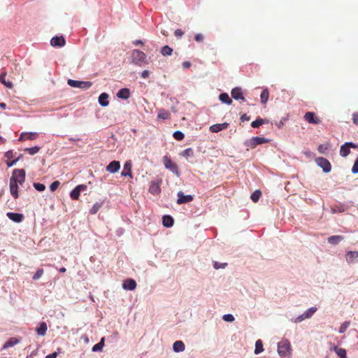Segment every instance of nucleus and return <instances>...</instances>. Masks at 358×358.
Listing matches in <instances>:
<instances>
[{"mask_svg": "<svg viewBox=\"0 0 358 358\" xmlns=\"http://www.w3.org/2000/svg\"><path fill=\"white\" fill-rule=\"evenodd\" d=\"M132 62L136 65L141 66L142 64H148L146 55L138 50H134L131 53Z\"/></svg>", "mask_w": 358, "mask_h": 358, "instance_id": "f257e3e1", "label": "nucleus"}, {"mask_svg": "<svg viewBox=\"0 0 358 358\" xmlns=\"http://www.w3.org/2000/svg\"><path fill=\"white\" fill-rule=\"evenodd\" d=\"M291 345L287 340H284L278 344V352L281 357H285L290 353Z\"/></svg>", "mask_w": 358, "mask_h": 358, "instance_id": "f03ea898", "label": "nucleus"}, {"mask_svg": "<svg viewBox=\"0 0 358 358\" xmlns=\"http://www.w3.org/2000/svg\"><path fill=\"white\" fill-rule=\"evenodd\" d=\"M267 142H268V139L264 137L256 136L246 141L244 144L248 148L253 149L258 145H261Z\"/></svg>", "mask_w": 358, "mask_h": 358, "instance_id": "7ed1b4c3", "label": "nucleus"}, {"mask_svg": "<svg viewBox=\"0 0 358 358\" xmlns=\"http://www.w3.org/2000/svg\"><path fill=\"white\" fill-rule=\"evenodd\" d=\"M163 163L166 169L171 171L173 173L177 176H179V171L178 166L176 163H174L170 157L166 155L163 157Z\"/></svg>", "mask_w": 358, "mask_h": 358, "instance_id": "20e7f679", "label": "nucleus"}, {"mask_svg": "<svg viewBox=\"0 0 358 358\" xmlns=\"http://www.w3.org/2000/svg\"><path fill=\"white\" fill-rule=\"evenodd\" d=\"M67 83L72 87H77L83 90L89 89L92 85L90 81H79L71 79H69Z\"/></svg>", "mask_w": 358, "mask_h": 358, "instance_id": "39448f33", "label": "nucleus"}, {"mask_svg": "<svg viewBox=\"0 0 358 358\" xmlns=\"http://www.w3.org/2000/svg\"><path fill=\"white\" fill-rule=\"evenodd\" d=\"M25 175L24 169H15L10 178H13L14 181L19 183V185H22L25 181Z\"/></svg>", "mask_w": 358, "mask_h": 358, "instance_id": "423d86ee", "label": "nucleus"}, {"mask_svg": "<svg viewBox=\"0 0 358 358\" xmlns=\"http://www.w3.org/2000/svg\"><path fill=\"white\" fill-rule=\"evenodd\" d=\"M350 148H358V145L352 143V142H348L341 145L340 149V155L345 157L350 153Z\"/></svg>", "mask_w": 358, "mask_h": 358, "instance_id": "0eeeda50", "label": "nucleus"}, {"mask_svg": "<svg viewBox=\"0 0 358 358\" xmlns=\"http://www.w3.org/2000/svg\"><path fill=\"white\" fill-rule=\"evenodd\" d=\"M87 189L86 185H79L76 186L70 193V196L73 200H78L79 199L80 192Z\"/></svg>", "mask_w": 358, "mask_h": 358, "instance_id": "6e6552de", "label": "nucleus"}, {"mask_svg": "<svg viewBox=\"0 0 358 358\" xmlns=\"http://www.w3.org/2000/svg\"><path fill=\"white\" fill-rule=\"evenodd\" d=\"M318 166H320L325 173H328L331 169L330 162L324 157H319L317 159Z\"/></svg>", "mask_w": 358, "mask_h": 358, "instance_id": "1a4fd4ad", "label": "nucleus"}, {"mask_svg": "<svg viewBox=\"0 0 358 358\" xmlns=\"http://www.w3.org/2000/svg\"><path fill=\"white\" fill-rule=\"evenodd\" d=\"M304 120L310 124H318L321 122L320 119L315 116L313 112H307L304 116Z\"/></svg>", "mask_w": 358, "mask_h": 358, "instance_id": "9d476101", "label": "nucleus"}, {"mask_svg": "<svg viewBox=\"0 0 358 358\" xmlns=\"http://www.w3.org/2000/svg\"><path fill=\"white\" fill-rule=\"evenodd\" d=\"M18 184L19 183H17V182H15L14 181L13 178H10V184H9L10 192L11 195L15 199H17L18 196H19V194H18Z\"/></svg>", "mask_w": 358, "mask_h": 358, "instance_id": "9b49d317", "label": "nucleus"}, {"mask_svg": "<svg viewBox=\"0 0 358 358\" xmlns=\"http://www.w3.org/2000/svg\"><path fill=\"white\" fill-rule=\"evenodd\" d=\"M178 204L186 203L193 200V196L192 195H184L182 192H179L178 193Z\"/></svg>", "mask_w": 358, "mask_h": 358, "instance_id": "f8f14e48", "label": "nucleus"}, {"mask_svg": "<svg viewBox=\"0 0 358 358\" xmlns=\"http://www.w3.org/2000/svg\"><path fill=\"white\" fill-rule=\"evenodd\" d=\"M120 169V163L118 161H113L109 163L106 169L108 172L115 173Z\"/></svg>", "mask_w": 358, "mask_h": 358, "instance_id": "ddd939ff", "label": "nucleus"}, {"mask_svg": "<svg viewBox=\"0 0 358 358\" xmlns=\"http://www.w3.org/2000/svg\"><path fill=\"white\" fill-rule=\"evenodd\" d=\"M136 287V282L133 279H127L123 281L122 288L125 290H134Z\"/></svg>", "mask_w": 358, "mask_h": 358, "instance_id": "4468645a", "label": "nucleus"}, {"mask_svg": "<svg viewBox=\"0 0 358 358\" xmlns=\"http://www.w3.org/2000/svg\"><path fill=\"white\" fill-rule=\"evenodd\" d=\"M38 136L36 132H23L20 134L19 138L20 141H24L27 140H34Z\"/></svg>", "mask_w": 358, "mask_h": 358, "instance_id": "2eb2a0df", "label": "nucleus"}, {"mask_svg": "<svg viewBox=\"0 0 358 358\" xmlns=\"http://www.w3.org/2000/svg\"><path fill=\"white\" fill-rule=\"evenodd\" d=\"M6 216L11 220L12 221L20 223L24 219V215L21 213H12L8 212L6 214Z\"/></svg>", "mask_w": 358, "mask_h": 358, "instance_id": "dca6fc26", "label": "nucleus"}, {"mask_svg": "<svg viewBox=\"0 0 358 358\" xmlns=\"http://www.w3.org/2000/svg\"><path fill=\"white\" fill-rule=\"evenodd\" d=\"M160 183L161 181H152L149 187V192L154 195L159 194L161 192Z\"/></svg>", "mask_w": 358, "mask_h": 358, "instance_id": "f3484780", "label": "nucleus"}, {"mask_svg": "<svg viewBox=\"0 0 358 358\" xmlns=\"http://www.w3.org/2000/svg\"><path fill=\"white\" fill-rule=\"evenodd\" d=\"M51 45L54 47H62L65 45V39L63 36H55L50 41Z\"/></svg>", "mask_w": 358, "mask_h": 358, "instance_id": "a211bd4d", "label": "nucleus"}, {"mask_svg": "<svg viewBox=\"0 0 358 358\" xmlns=\"http://www.w3.org/2000/svg\"><path fill=\"white\" fill-rule=\"evenodd\" d=\"M229 126V124L224 122L222 124H215L210 127V131L213 133H217L222 130L226 129Z\"/></svg>", "mask_w": 358, "mask_h": 358, "instance_id": "6ab92c4d", "label": "nucleus"}, {"mask_svg": "<svg viewBox=\"0 0 358 358\" xmlns=\"http://www.w3.org/2000/svg\"><path fill=\"white\" fill-rule=\"evenodd\" d=\"M6 72L3 71L0 74V83L5 85L8 89H12L13 87V84L10 80H6Z\"/></svg>", "mask_w": 358, "mask_h": 358, "instance_id": "aec40b11", "label": "nucleus"}, {"mask_svg": "<svg viewBox=\"0 0 358 358\" xmlns=\"http://www.w3.org/2000/svg\"><path fill=\"white\" fill-rule=\"evenodd\" d=\"M231 96L236 100H245L242 90L240 87H235L231 90Z\"/></svg>", "mask_w": 358, "mask_h": 358, "instance_id": "412c9836", "label": "nucleus"}, {"mask_svg": "<svg viewBox=\"0 0 358 358\" xmlns=\"http://www.w3.org/2000/svg\"><path fill=\"white\" fill-rule=\"evenodd\" d=\"M358 258V251H349L345 255V259L348 263L351 264Z\"/></svg>", "mask_w": 358, "mask_h": 358, "instance_id": "4be33fe9", "label": "nucleus"}, {"mask_svg": "<svg viewBox=\"0 0 358 358\" xmlns=\"http://www.w3.org/2000/svg\"><path fill=\"white\" fill-rule=\"evenodd\" d=\"M117 96L119 99H127L130 97V90L128 88H122L117 93Z\"/></svg>", "mask_w": 358, "mask_h": 358, "instance_id": "5701e85b", "label": "nucleus"}, {"mask_svg": "<svg viewBox=\"0 0 358 358\" xmlns=\"http://www.w3.org/2000/svg\"><path fill=\"white\" fill-rule=\"evenodd\" d=\"M19 343H20L19 339L14 338V337L10 338L8 339V341L4 343V345L2 347V349L3 350L7 349L8 348L14 346L15 345H16Z\"/></svg>", "mask_w": 358, "mask_h": 358, "instance_id": "b1692460", "label": "nucleus"}, {"mask_svg": "<svg viewBox=\"0 0 358 358\" xmlns=\"http://www.w3.org/2000/svg\"><path fill=\"white\" fill-rule=\"evenodd\" d=\"M185 346L182 341H177L173 345V349L176 352H180L185 350Z\"/></svg>", "mask_w": 358, "mask_h": 358, "instance_id": "393cba45", "label": "nucleus"}, {"mask_svg": "<svg viewBox=\"0 0 358 358\" xmlns=\"http://www.w3.org/2000/svg\"><path fill=\"white\" fill-rule=\"evenodd\" d=\"M343 239H344L343 236L337 235V236H329L328 238L327 241H328V243L331 245H337Z\"/></svg>", "mask_w": 358, "mask_h": 358, "instance_id": "a878e982", "label": "nucleus"}, {"mask_svg": "<svg viewBox=\"0 0 358 358\" xmlns=\"http://www.w3.org/2000/svg\"><path fill=\"white\" fill-rule=\"evenodd\" d=\"M162 224L166 227H171L173 225V219L170 215H164L162 217Z\"/></svg>", "mask_w": 358, "mask_h": 358, "instance_id": "bb28decb", "label": "nucleus"}, {"mask_svg": "<svg viewBox=\"0 0 358 358\" xmlns=\"http://www.w3.org/2000/svg\"><path fill=\"white\" fill-rule=\"evenodd\" d=\"M108 94L103 92L101 93L99 97V103L102 106H107L109 104L108 101Z\"/></svg>", "mask_w": 358, "mask_h": 358, "instance_id": "cd10ccee", "label": "nucleus"}, {"mask_svg": "<svg viewBox=\"0 0 358 358\" xmlns=\"http://www.w3.org/2000/svg\"><path fill=\"white\" fill-rule=\"evenodd\" d=\"M47 324L45 322L40 323L39 327L36 329V332L39 336H45L47 332Z\"/></svg>", "mask_w": 358, "mask_h": 358, "instance_id": "c85d7f7f", "label": "nucleus"}, {"mask_svg": "<svg viewBox=\"0 0 358 358\" xmlns=\"http://www.w3.org/2000/svg\"><path fill=\"white\" fill-rule=\"evenodd\" d=\"M121 175L122 176H129L131 177V165L129 162H126L124 166V169L122 171Z\"/></svg>", "mask_w": 358, "mask_h": 358, "instance_id": "c756f323", "label": "nucleus"}, {"mask_svg": "<svg viewBox=\"0 0 358 358\" xmlns=\"http://www.w3.org/2000/svg\"><path fill=\"white\" fill-rule=\"evenodd\" d=\"M334 350L340 358H346V350L343 348L334 346Z\"/></svg>", "mask_w": 358, "mask_h": 358, "instance_id": "7c9ffc66", "label": "nucleus"}, {"mask_svg": "<svg viewBox=\"0 0 358 358\" xmlns=\"http://www.w3.org/2000/svg\"><path fill=\"white\" fill-rule=\"evenodd\" d=\"M170 113L165 109H160L158 112L157 117L159 119L167 120L170 118Z\"/></svg>", "mask_w": 358, "mask_h": 358, "instance_id": "2f4dec72", "label": "nucleus"}, {"mask_svg": "<svg viewBox=\"0 0 358 358\" xmlns=\"http://www.w3.org/2000/svg\"><path fill=\"white\" fill-rule=\"evenodd\" d=\"M219 99L222 103H227L228 105H230L232 103V100L227 93L220 94Z\"/></svg>", "mask_w": 358, "mask_h": 358, "instance_id": "473e14b6", "label": "nucleus"}, {"mask_svg": "<svg viewBox=\"0 0 358 358\" xmlns=\"http://www.w3.org/2000/svg\"><path fill=\"white\" fill-rule=\"evenodd\" d=\"M264 351L263 343L261 340H257L255 343V353L258 355Z\"/></svg>", "mask_w": 358, "mask_h": 358, "instance_id": "72a5a7b5", "label": "nucleus"}, {"mask_svg": "<svg viewBox=\"0 0 358 358\" xmlns=\"http://www.w3.org/2000/svg\"><path fill=\"white\" fill-rule=\"evenodd\" d=\"M269 96V92L268 89H264L262 92L261 93L260 98H261V102L264 104H265Z\"/></svg>", "mask_w": 358, "mask_h": 358, "instance_id": "f704fd0d", "label": "nucleus"}, {"mask_svg": "<svg viewBox=\"0 0 358 358\" xmlns=\"http://www.w3.org/2000/svg\"><path fill=\"white\" fill-rule=\"evenodd\" d=\"M104 341H105L104 338H102L101 339V341H99V343H96V345H94L92 347V351L93 352L101 351L103 349V347L104 345Z\"/></svg>", "mask_w": 358, "mask_h": 358, "instance_id": "c9c22d12", "label": "nucleus"}, {"mask_svg": "<svg viewBox=\"0 0 358 358\" xmlns=\"http://www.w3.org/2000/svg\"><path fill=\"white\" fill-rule=\"evenodd\" d=\"M40 149H41V148L39 146H34L32 148H25L24 152L29 153L31 155H34L36 154L37 152H38Z\"/></svg>", "mask_w": 358, "mask_h": 358, "instance_id": "e433bc0d", "label": "nucleus"}, {"mask_svg": "<svg viewBox=\"0 0 358 358\" xmlns=\"http://www.w3.org/2000/svg\"><path fill=\"white\" fill-rule=\"evenodd\" d=\"M102 205H103V203H99V202L95 203L93 205V206L92 207V208L90 210V213L92 215L96 214L98 212V210L100 209V208L102 206Z\"/></svg>", "mask_w": 358, "mask_h": 358, "instance_id": "4c0bfd02", "label": "nucleus"}, {"mask_svg": "<svg viewBox=\"0 0 358 358\" xmlns=\"http://www.w3.org/2000/svg\"><path fill=\"white\" fill-rule=\"evenodd\" d=\"M173 52V49L168 45L164 46L161 50V53L164 56L171 55Z\"/></svg>", "mask_w": 358, "mask_h": 358, "instance_id": "58836bf2", "label": "nucleus"}, {"mask_svg": "<svg viewBox=\"0 0 358 358\" xmlns=\"http://www.w3.org/2000/svg\"><path fill=\"white\" fill-rule=\"evenodd\" d=\"M262 195L260 190H255L250 196V199L253 202H257Z\"/></svg>", "mask_w": 358, "mask_h": 358, "instance_id": "ea45409f", "label": "nucleus"}, {"mask_svg": "<svg viewBox=\"0 0 358 358\" xmlns=\"http://www.w3.org/2000/svg\"><path fill=\"white\" fill-rule=\"evenodd\" d=\"M265 122L266 121L262 118H257L256 120L252 122L251 126L253 128H258L261 125L264 124Z\"/></svg>", "mask_w": 358, "mask_h": 358, "instance_id": "a19ab883", "label": "nucleus"}, {"mask_svg": "<svg viewBox=\"0 0 358 358\" xmlns=\"http://www.w3.org/2000/svg\"><path fill=\"white\" fill-rule=\"evenodd\" d=\"M181 155L186 158L192 157L194 155V150L191 148H187L182 151V152L181 153Z\"/></svg>", "mask_w": 358, "mask_h": 358, "instance_id": "79ce46f5", "label": "nucleus"}, {"mask_svg": "<svg viewBox=\"0 0 358 358\" xmlns=\"http://www.w3.org/2000/svg\"><path fill=\"white\" fill-rule=\"evenodd\" d=\"M316 310H317V308L315 307H312V308L308 309L304 313V317H306L307 319L310 318L313 316V315L316 312Z\"/></svg>", "mask_w": 358, "mask_h": 358, "instance_id": "37998d69", "label": "nucleus"}, {"mask_svg": "<svg viewBox=\"0 0 358 358\" xmlns=\"http://www.w3.org/2000/svg\"><path fill=\"white\" fill-rule=\"evenodd\" d=\"M173 136L174 138L178 141H182L185 138L184 134L180 131H175L173 133Z\"/></svg>", "mask_w": 358, "mask_h": 358, "instance_id": "c03bdc74", "label": "nucleus"}, {"mask_svg": "<svg viewBox=\"0 0 358 358\" xmlns=\"http://www.w3.org/2000/svg\"><path fill=\"white\" fill-rule=\"evenodd\" d=\"M350 322H343L341 327H340V329H339V333L340 334H343L344 332H345V331L347 330V329L348 328V327L350 326Z\"/></svg>", "mask_w": 358, "mask_h": 358, "instance_id": "a18cd8bd", "label": "nucleus"}, {"mask_svg": "<svg viewBox=\"0 0 358 358\" xmlns=\"http://www.w3.org/2000/svg\"><path fill=\"white\" fill-rule=\"evenodd\" d=\"M59 185H60V182L58 180H55L53 182H52L51 185H50V191L55 192L58 188Z\"/></svg>", "mask_w": 358, "mask_h": 358, "instance_id": "49530a36", "label": "nucleus"}, {"mask_svg": "<svg viewBox=\"0 0 358 358\" xmlns=\"http://www.w3.org/2000/svg\"><path fill=\"white\" fill-rule=\"evenodd\" d=\"M34 187L39 192H42L45 189V186L42 183H34Z\"/></svg>", "mask_w": 358, "mask_h": 358, "instance_id": "de8ad7c7", "label": "nucleus"}, {"mask_svg": "<svg viewBox=\"0 0 358 358\" xmlns=\"http://www.w3.org/2000/svg\"><path fill=\"white\" fill-rule=\"evenodd\" d=\"M222 318L226 322H231L234 321V317L231 314L224 315Z\"/></svg>", "mask_w": 358, "mask_h": 358, "instance_id": "09e8293b", "label": "nucleus"}, {"mask_svg": "<svg viewBox=\"0 0 358 358\" xmlns=\"http://www.w3.org/2000/svg\"><path fill=\"white\" fill-rule=\"evenodd\" d=\"M329 147L327 145H320L318 146V151L321 154H324L328 150Z\"/></svg>", "mask_w": 358, "mask_h": 358, "instance_id": "8fccbe9b", "label": "nucleus"}, {"mask_svg": "<svg viewBox=\"0 0 358 358\" xmlns=\"http://www.w3.org/2000/svg\"><path fill=\"white\" fill-rule=\"evenodd\" d=\"M43 274V269H38V270L36 271V272L34 275L33 279L34 280H38V278H40L42 276Z\"/></svg>", "mask_w": 358, "mask_h": 358, "instance_id": "3c124183", "label": "nucleus"}, {"mask_svg": "<svg viewBox=\"0 0 358 358\" xmlns=\"http://www.w3.org/2000/svg\"><path fill=\"white\" fill-rule=\"evenodd\" d=\"M227 265V263H223V264H220L219 262H215L214 264H213V266L215 269H219V268H225V266Z\"/></svg>", "mask_w": 358, "mask_h": 358, "instance_id": "603ef678", "label": "nucleus"}, {"mask_svg": "<svg viewBox=\"0 0 358 358\" xmlns=\"http://www.w3.org/2000/svg\"><path fill=\"white\" fill-rule=\"evenodd\" d=\"M352 172L353 173H358V157H357V159L355 161V163L352 168Z\"/></svg>", "mask_w": 358, "mask_h": 358, "instance_id": "864d4df0", "label": "nucleus"}, {"mask_svg": "<svg viewBox=\"0 0 358 358\" xmlns=\"http://www.w3.org/2000/svg\"><path fill=\"white\" fill-rule=\"evenodd\" d=\"M203 36L201 34H197L195 35L194 39L197 42H202L203 41Z\"/></svg>", "mask_w": 358, "mask_h": 358, "instance_id": "5fc2aeb1", "label": "nucleus"}, {"mask_svg": "<svg viewBox=\"0 0 358 358\" xmlns=\"http://www.w3.org/2000/svg\"><path fill=\"white\" fill-rule=\"evenodd\" d=\"M17 161H18V159H13V160H12V161H10V160L9 159V160H7V161L6 162V164H7V166H8V167H11V166H13V165H15Z\"/></svg>", "mask_w": 358, "mask_h": 358, "instance_id": "6e6d98bb", "label": "nucleus"}, {"mask_svg": "<svg viewBox=\"0 0 358 358\" xmlns=\"http://www.w3.org/2000/svg\"><path fill=\"white\" fill-rule=\"evenodd\" d=\"M5 157L8 159V160L12 159L14 157V154L12 150H9L5 153Z\"/></svg>", "mask_w": 358, "mask_h": 358, "instance_id": "4d7b16f0", "label": "nucleus"}, {"mask_svg": "<svg viewBox=\"0 0 358 358\" xmlns=\"http://www.w3.org/2000/svg\"><path fill=\"white\" fill-rule=\"evenodd\" d=\"M352 122L355 124L358 125V113L352 114Z\"/></svg>", "mask_w": 358, "mask_h": 358, "instance_id": "13d9d810", "label": "nucleus"}, {"mask_svg": "<svg viewBox=\"0 0 358 358\" xmlns=\"http://www.w3.org/2000/svg\"><path fill=\"white\" fill-rule=\"evenodd\" d=\"M174 34L176 37L179 38L184 35V31L178 29L175 31Z\"/></svg>", "mask_w": 358, "mask_h": 358, "instance_id": "bf43d9fd", "label": "nucleus"}, {"mask_svg": "<svg viewBox=\"0 0 358 358\" xmlns=\"http://www.w3.org/2000/svg\"><path fill=\"white\" fill-rule=\"evenodd\" d=\"M150 76V72L148 70H144L142 73H141V76L142 78H148Z\"/></svg>", "mask_w": 358, "mask_h": 358, "instance_id": "052dcab7", "label": "nucleus"}, {"mask_svg": "<svg viewBox=\"0 0 358 358\" xmlns=\"http://www.w3.org/2000/svg\"><path fill=\"white\" fill-rule=\"evenodd\" d=\"M250 117L248 116L246 114H243L241 117V120L242 122L248 121V120H250Z\"/></svg>", "mask_w": 358, "mask_h": 358, "instance_id": "680f3d73", "label": "nucleus"}, {"mask_svg": "<svg viewBox=\"0 0 358 358\" xmlns=\"http://www.w3.org/2000/svg\"><path fill=\"white\" fill-rule=\"evenodd\" d=\"M285 120H281L280 122L275 123V125L278 129H282L284 126V122Z\"/></svg>", "mask_w": 358, "mask_h": 358, "instance_id": "e2e57ef3", "label": "nucleus"}, {"mask_svg": "<svg viewBox=\"0 0 358 358\" xmlns=\"http://www.w3.org/2000/svg\"><path fill=\"white\" fill-rule=\"evenodd\" d=\"M182 65L184 69H187L190 67L191 63L189 62H184Z\"/></svg>", "mask_w": 358, "mask_h": 358, "instance_id": "0e129e2a", "label": "nucleus"}, {"mask_svg": "<svg viewBox=\"0 0 358 358\" xmlns=\"http://www.w3.org/2000/svg\"><path fill=\"white\" fill-rule=\"evenodd\" d=\"M305 319H307L306 317H304V313L299 315L296 320V322H301L302 320H305Z\"/></svg>", "mask_w": 358, "mask_h": 358, "instance_id": "69168bd1", "label": "nucleus"}, {"mask_svg": "<svg viewBox=\"0 0 358 358\" xmlns=\"http://www.w3.org/2000/svg\"><path fill=\"white\" fill-rule=\"evenodd\" d=\"M57 353L53 352L52 354L47 355L45 358H57Z\"/></svg>", "mask_w": 358, "mask_h": 358, "instance_id": "338daca9", "label": "nucleus"}, {"mask_svg": "<svg viewBox=\"0 0 358 358\" xmlns=\"http://www.w3.org/2000/svg\"><path fill=\"white\" fill-rule=\"evenodd\" d=\"M134 44H135V45L143 44V42L141 40H136L134 42Z\"/></svg>", "mask_w": 358, "mask_h": 358, "instance_id": "774afa93", "label": "nucleus"}]
</instances>
